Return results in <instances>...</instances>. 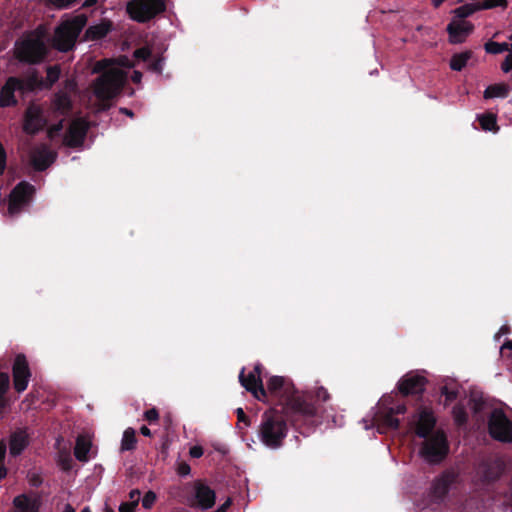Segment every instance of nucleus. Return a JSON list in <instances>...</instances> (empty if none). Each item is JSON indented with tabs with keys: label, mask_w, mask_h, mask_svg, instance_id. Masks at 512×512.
<instances>
[{
	"label": "nucleus",
	"mask_w": 512,
	"mask_h": 512,
	"mask_svg": "<svg viewBox=\"0 0 512 512\" xmlns=\"http://www.w3.org/2000/svg\"><path fill=\"white\" fill-rule=\"evenodd\" d=\"M120 111L124 114H126L127 116L129 117H132L133 116V113L132 111L128 110L127 108H121Z\"/></svg>",
	"instance_id": "4d7b16f0"
},
{
	"label": "nucleus",
	"mask_w": 512,
	"mask_h": 512,
	"mask_svg": "<svg viewBox=\"0 0 512 512\" xmlns=\"http://www.w3.org/2000/svg\"><path fill=\"white\" fill-rule=\"evenodd\" d=\"M70 99L65 93H59L54 99V108L57 112L63 114L70 108Z\"/></svg>",
	"instance_id": "c85d7f7f"
},
{
	"label": "nucleus",
	"mask_w": 512,
	"mask_h": 512,
	"mask_svg": "<svg viewBox=\"0 0 512 512\" xmlns=\"http://www.w3.org/2000/svg\"><path fill=\"white\" fill-rule=\"evenodd\" d=\"M507 4L506 0H487L483 2H475V3H469L462 5L458 8H456L454 13L453 19H464L470 15H472L474 12L483 10V9H491L495 7H505Z\"/></svg>",
	"instance_id": "4468645a"
},
{
	"label": "nucleus",
	"mask_w": 512,
	"mask_h": 512,
	"mask_svg": "<svg viewBox=\"0 0 512 512\" xmlns=\"http://www.w3.org/2000/svg\"><path fill=\"white\" fill-rule=\"evenodd\" d=\"M6 453V447L3 443H0V464L3 462Z\"/></svg>",
	"instance_id": "3c124183"
},
{
	"label": "nucleus",
	"mask_w": 512,
	"mask_h": 512,
	"mask_svg": "<svg viewBox=\"0 0 512 512\" xmlns=\"http://www.w3.org/2000/svg\"><path fill=\"white\" fill-rule=\"evenodd\" d=\"M190 472V467L188 465H181L180 468H179V473L183 476L189 474Z\"/></svg>",
	"instance_id": "8fccbe9b"
},
{
	"label": "nucleus",
	"mask_w": 512,
	"mask_h": 512,
	"mask_svg": "<svg viewBox=\"0 0 512 512\" xmlns=\"http://www.w3.org/2000/svg\"><path fill=\"white\" fill-rule=\"evenodd\" d=\"M478 120L483 130L485 131H498L497 118L492 113H486L478 116Z\"/></svg>",
	"instance_id": "a878e982"
},
{
	"label": "nucleus",
	"mask_w": 512,
	"mask_h": 512,
	"mask_svg": "<svg viewBox=\"0 0 512 512\" xmlns=\"http://www.w3.org/2000/svg\"><path fill=\"white\" fill-rule=\"evenodd\" d=\"M33 193L34 188L32 185L25 182L19 183L10 194L9 214L12 216L18 214L28 203Z\"/></svg>",
	"instance_id": "9b49d317"
},
{
	"label": "nucleus",
	"mask_w": 512,
	"mask_h": 512,
	"mask_svg": "<svg viewBox=\"0 0 512 512\" xmlns=\"http://www.w3.org/2000/svg\"><path fill=\"white\" fill-rule=\"evenodd\" d=\"M9 386V376L6 373H0V398L4 395Z\"/></svg>",
	"instance_id": "f704fd0d"
},
{
	"label": "nucleus",
	"mask_w": 512,
	"mask_h": 512,
	"mask_svg": "<svg viewBox=\"0 0 512 512\" xmlns=\"http://www.w3.org/2000/svg\"><path fill=\"white\" fill-rule=\"evenodd\" d=\"M189 454L193 458H199L203 455V449L201 446H193L190 448Z\"/></svg>",
	"instance_id": "37998d69"
},
{
	"label": "nucleus",
	"mask_w": 512,
	"mask_h": 512,
	"mask_svg": "<svg viewBox=\"0 0 512 512\" xmlns=\"http://www.w3.org/2000/svg\"><path fill=\"white\" fill-rule=\"evenodd\" d=\"M489 431L493 438L502 441H512V422L501 410H494L489 420Z\"/></svg>",
	"instance_id": "1a4fd4ad"
},
{
	"label": "nucleus",
	"mask_w": 512,
	"mask_h": 512,
	"mask_svg": "<svg viewBox=\"0 0 512 512\" xmlns=\"http://www.w3.org/2000/svg\"><path fill=\"white\" fill-rule=\"evenodd\" d=\"M60 69L57 66L50 67L47 70V79L50 84L54 83L59 79Z\"/></svg>",
	"instance_id": "473e14b6"
},
{
	"label": "nucleus",
	"mask_w": 512,
	"mask_h": 512,
	"mask_svg": "<svg viewBox=\"0 0 512 512\" xmlns=\"http://www.w3.org/2000/svg\"><path fill=\"white\" fill-rule=\"evenodd\" d=\"M49 3L57 8H66L70 6L75 0H48Z\"/></svg>",
	"instance_id": "e433bc0d"
},
{
	"label": "nucleus",
	"mask_w": 512,
	"mask_h": 512,
	"mask_svg": "<svg viewBox=\"0 0 512 512\" xmlns=\"http://www.w3.org/2000/svg\"><path fill=\"white\" fill-rule=\"evenodd\" d=\"M62 129V120H60L56 125L50 126L48 129V136L52 139L54 138L59 131Z\"/></svg>",
	"instance_id": "4c0bfd02"
},
{
	"label": "nucleus",
	"mask_w": 512,
	"mask_h": 512,
	"mask_svg": "<svg viewBox=\"0 0 512 512\" xmlns=\"http://www.w3.org/2000/svg\"><path fill=\"white\" fill-rule=\"evenodd\" d=\"M31 159L35 169L44 170L54 162L55 155L42 146L32 152Z\"/></svg>",
	"instance_id": "412c9836"
},
{
	"label": "nucleus",
	"mask_w": 512,
	"mask_h": 512,
	"mask_svg": "<svg viewBox=\"0 0 512 512\" xmlns=\"http://www.w3.org/2000/svg\"><path fill=\"white\" fill-rule=\"evenodd\" d=\"M81 512H92L89 507H85Z\"/></svg>",
	"instance_id": "69168bd1"
},
{
	"label": "nucleus",
	"mask_w": 512,
	"mask_h": 512,
	"mask_svg": "<svg viewBox=\"0 0 512 512\" xmlns=\"http://www.w3.org/2000/svg\"><path fill=\"white\" fill-rule=\"evenodd\" d=\"M505 349H512V342L511 341H508V342L504 343L501 346V348H500L501 351H504Z\"/></svg>",
	"instance_id": "5fc2aeb1"
},
{
	"label": "nucleus",
	"mask_w": 512,
	"mask_h": 512,
	"mask_svg": "<svg viewBox=\"0 0 512 512\" xmlns=\"http://www.w3.org/2000/svg\"><path fill=\"white\" fill-rule=\"evenodd\" d=\"M137 505L131 502L121 503L119 506V512H134Z\"/></svg>",
	"instance_id": "ea45409f"
},
{
	"label": "nucleus",
	"mask_w": 512,
	"mask_h": 512,
	"mask_svg": "<svg viewBox=\"0 0 512 512\" xmlns=\"http://www.w3.org/2000/svg\"><path fill=\"white\" fill-rule=\"evenodd\" d=\"M144 416L150 422L157 421L159 418V414L156 409H150L146 411Z\"/></svg>",
	"instance_id": "a19ab883"
},
{
	"label": "nucleus",
	"mask_w": 512,
	"mask_h": 512,
	"mask_svg": "<svg viewBox=\"0 0 512 512\" xmlns=\"http://www.w3.org/2000/svg\"><path fill=\"white\" fill-rule=\"evenodd\" d=\"M471 22L464 19H452L447 26L449 41L453 44L462 43L473 31Z\"/></svg>",
	"instance_id": "2eb2a0df"
},
{
	"label": "nucleus",
	"mask_w": 512,
	"mask_h": 512,
	"mask_svg": "<svg viewBox=\"0 0 512 512\" xmlns=\"http://www.w3.org/2000/svg\"><path fill=\"white\" fill-rule=\"evenodd\" d=\"M134 63L126 56H120L117 59H103L98 61L93 72H101V76L94 83V96L100 102L98 110H105L109 107V100L116 97L125 81L126 71Z\"/></svg>",
	"instance_id": "f257e3e1"
},
{
	"label": "nucleus",
	"mask_w": 512,
	"mask_h": 512,
	"mask_svg": "<svg viewBox=\"0 0 512 512\" xmlns=\"http://www.w3.org/2000/svg\"><path fill=\"white\" fill-rule=\"evenodd\" d=\"M156 501V494L152 491H148L142 498V506L145 509H150Z\"/></svg>",
	"instance_id": "7c9ffc66"
},
{
	"label": "nucleus",
	"mask_w": 512,
	"mask_h": 512,
	"mask_svg": "<svg viewBox=\"0 0 512 512\" xmlns=\"http://www.w3.org/2000/svg\"><path fill=\"white\" fill-rule=\"evenodd\" d=\"M509 333V330H508V327L507 326H502L498 333L495 335V339L496 340H499V338L502 336V335H506Z\"/></svg>",
	"instance_id": "49530a36"
},
{
	"label": "nucleus",
	"mask_w": 512,
	"mask_h": 512,
	"mask_svg": "<svg viewBox=\"0 0 512 512\" xmlns=\"http://www.w3.org/2000/svg\"><path fill=\"white\" fill-rule=\"evenodd\" d=\"M237 414H238V416H239V418H240V419H241V418H243V417H244V411H243V409H242V408H238V409H237Z\"/></svg>",
	"instance_id": "13d9d810"
},
{
	"label": "nucleus",
	"mask_w": 512,
	"mask_h": 512,
	"mask_svg": "<svg viewBox=\"0 0 512 512\" xmlns=\"http://www.w3.org/2000/svg\"><path fill=\"white\" fill-rule=\"evenodd\" d=\"M88 124L84 119H75L64 138V143L70 147H78L82 145Z\"/></svg>",
	"instance_id": "dca6fc26"
},
{
	"label": "nucleus",
	"mask_w": 512,
	"mask_h": 512,
	"mask_svg": "<svg viewBox=\"0 0 512 512\" xmlns=\"http://www.w3.org/2000/svg\"><path fill=\"white\" fill-rule=\"evenodd\" d=\"M150 55V51L147 48H140L134 52L136 59L146 60Z\"/></svg>",
	"instance_id": "58836bf2"
},
{
	"label": "nucleus",
	"mask_w": 512,
	"mask_h": 512,
	"mask_svg": "<svg viewBox=\"0 0 512 512\" xmlns=\"http://www.w3.org/2000/svg\"><path fill=\"white\" fill-rule=\"evenodd\" d=\"M453 416L458 424H463L466 421V414L462 407H455L453 409Z\"/></svg>",
	"instance_id": "72a5a7b5"
},
{
	"label": "nucleus",
	"mask_w": 512,
	"mask_h": 512,
	"mask_svg": "<svg viewBox=\"0 0 512 512\" xmlns=\"http://www.w3.org/2000/svg\"><path fill=\"white\" fill-rule=\"evenodd\" d=\"M136 445L135 430L133 428H127L122 436L121 450L128 451L134 449Z\"/></svg>",
	"instance_id": "bb28decb"
},
{
	"label": "nucleus",
	"mask_w": 512,
	"mask_h": 512,
	"mask_svg": "<svg viewBox=\"0 0 512 512\" xmlns=\"http://www.w3.org/2000/svg\"><path fill=\"white\" fill-rule=\"evenodd\" d=\"M509 39L512 41V34L509 36Z\"/></svg>",
	"instance_id": "338daca9"
},
{
	"label": "nucleus",
	"mask_w": 512,
	"mask_h": 512,
	"mask_svg": "<svg viewBox=\"0 0 512 512\" xmlns=\"http://www.w3.org/2000/svg\"><path fill=\"white\" fill-rule=\"evenodd\" d=\"M47 51L46 34L43 28L29 33L16 44L15 53L23 62L35 63L43 59Z\"/></svg>",
	"instance_id": "39448f33"
},
{
	"label": "nucleus",
	"mask_w": 512,
	"mask_h": 512,
	"mask_svg": "<svg viewBox=\"0 0 512 512\" xmlns=\"http://www.w3.org/2000/svg\"><path fill=\"white\" fill-rule=\"evenodd\" d=\"M129 498H130L129 502L138 505V502H139V499H140V491L137 490V489L132 490L129 493Z\"/></svg>",
	"instance_id": "c03bdc74"
},
{
	"label": "nucleus",
	"mask_w": 512,
	"mask_h": 512,
	"mask_svg": "<svg viewBox=\"0 0 512 512\" xmlns=\"http://www.w3.org/2000/svg\"><path fill=\"white\" fill-rule=\"evenodd\" d=\"M86 21L87 18L84 15L70 16L64 19L55 30L54 47L61 52L71 50Z\"/></svg>",
	"instance_id": "423d86ee"
},
{
	"label": "nucleus",
	"mask_w": 512,
	"mask_h": 512,
	"mask_svg": "<svg viewBox=\"0 0 512 512\" xmlns=\"http://www.w3.org/2000/svg\"><path fill=\"white\" fill-rule=\"evenodd\" d=\"M48 119L44 117L43 111L36 106H30L26 112L24 130L27 133H35L46 125Z\"/></svg>",
	"instance_id": "f3484780"
},
{
	"label": "nucleus",
	"mask_w": 512,
	"mask_h": 512,
	"mask_svg": "<svg viewBox=\"0 0 512 512\" xmlns=\"http://www.w3.org/2000/svg\"><path fill=\"white\" fill-rule=\"evenodd\" d=\"M406 407L403 404H394L391 395L383 396L378 404L377 411L372 417V424L368 425L367 420L363 419L366 430L371 427H376L378 433H386L389 430H396L399 426V421L393 417L394 414H404Z\"/></svg>",
	"instance_id": "20e7f679"
},
{
	"label": "nucleus",
	"mask_w": 512,
	"mask_h": 512,
	"mask_svg": "<svg viewBox=\"0 0 512 512\" xmlns=\"http://www.w3.org/2000/svg\"><path fill=\"white\" fill-rule=\"evenodd\" d=\"M162 66V60H158L151 66V69L156 72H161Z\"/></svg>",
	"instance_id": "de8ad7c7"
},
{
	"label": "nucleus",
	"mask_w": 512,
	"mask_h": 512,
	"mask_svg": "<svg viewBox=\"0 0 512 512\" xmlns=\"http://www.w3.org/2000/svg\"><path fill=\"white\" fill-rule=\"evenodd\" d=\"M435 423L432 411L427 408L419 410L410 421L416 435L425 439L419 453L429 463L441 461L448 451L446 437L442 431L434 429Z\"/></svg>",
	"instance_id": "f03ea898"
},
{
	"label": "nucleus",
	"mask_w": 512,
	"mask_h": 512,
	"mask_svg": "<svg viewBox=\"0 0 512 512\" xmlns=\"http://www.w3.org/2000/svg\"><path fill=\"white\" fill-rule=\"evenodd\" d=\"M36 84V79L29 80L24 83L23 81H20L16 78H10L1 90L0 105L3 107L13 105L16 102L14 96L15 91L31 90L35 87Z\"/></svg>",
	"instance_id": "f8f14e48"
},
{
	"label": "nucleus",
	"mask_w": 512,
	"mask_h": 512,
	"mask_svg": "<svg viewBox=\"0 0 512 512\" xmlns=\"http://www.w3.org/2000/svg\"><path fill=\"white\" fill-rule=\"evenodd\" d=\"M425 378L418 374L408 373L398 384L399 390L405 394H416L424 390Z\"/></svg>",
	"instance_id": "a211bd4d"
},
{
	"label": "nucleus",
	"mask_w": 512,
	"mask_h": 512,
	"mask_svg": "<svg viewBox=\"0 0 512 512\" xmlns=\"http://www.w3.org/2000/svg\"><path fill=\"white\" fill-rule=\"evenodd\" d=\"M92 452V440L88 434L79 435L76 440L75 457L82 462H87L90 459Z\"/></svg>",
	"instance_id": "4be33fe9"
},
{
	"label": "nucleus",
	"mask_w": 512,
	"mask_h": 512,
	"mask_svg": "<svg viewBox=\"0 0 512 512\" xmlns=\"http://www.w3.org/2000/svg\"><path fill=\"white\" fill-rule=\"evenodd\" d=\"M267 388L270 392L281 397L287 396L285 406L287 415L294 413L304 418H309L315 414V407L307 403L302 395L293 392V385L288 379L281 376H273L269 379Z\"/></svg>",
	"instance_id": "7ed1b4c3"
},
{
	"label": "nucleus",
	"mask_w": 512,
	"mask_h": 512,
	"mask_svg": "<svg viewBox=\"0 0 512 512\" xmlns=\"http://www.w3.org/2000/svg\"><path fill=\"white\" fill-rule=\"evenodd\" d=\"M142 79V74L139 71H134L132 75V81L134 83H140Z\"/></svg>",
	"instance_id": "09e8293b"
},
{
	"label": "nucleus",
	"mask_w": 512,
	"mask_h": 512,
	"mask_svg": "<svg viewBox=\"0 0 512 512\" xmlns=\"http://www.w3.org/2000/svg\"><path fill=\"white\" fill-rule=\"evenodd\" d=\"M7 474V470L6 468L4 467V465L1 463L0 464V480H2L3 478H5Z\"/></svg>",
	"instance_id": "864d4df0"
},
{
	"label": "nucleus",
	"mask_w": 512,
	"mask_h": 512,
	"mask_svg": "<svg viewBox=\"0 0 512 512\" xmlns=\"http://www.w3.org/2000/svg\"><path fill=\"white\" fill-rule=\"evenodd\" d=\"M286 424L274 410L265 412L260 426V440L269 448H278L286 436Z\"/></svg>",
	"instance_id": "0eeeda50"
},
{
	"label": "nucleus",
	"mask_w": 512,
	"mask_h": 512,
	"mask_svg": "<svg viewBox=\"0 0 512 512\" xmlns=\"http://www.w3.org/2000/svg\"><path fill=\"white\" fill-rule=\"evenodd\" d=\"M103 512H114V510L112 508H110L107 504H105V506L103 508Z\"/></svg>",
	"instance_id": "052dcab7"
},
{
	"label": "nucleus",
	"mask_w": 512,
	"mask_h": 512,
	"mask_svg": "<svg viewBox=\"0 0 512 512\" xmlns=\"http://www.w3.org/2000/svg\"><path fill=\"white\" fill-rule=\"evenodd\" d=\"M111 30V23L109 21H101L98 24L90 26L86 35L89 39L95 40L104 37Z\"/></svg>",
	"instance_id": "b1692460"
},
{
	"label": "nucleus",
	"mask_w": 512,
	"mask_h": 512,
	"mask_svg": "<svg viewBox=\"0 0 512 512\" xmlns=\"http://www.w3.org/2000/svg\"><path fill=\"white\" fill-rule=\"evenodd\" d=\"M444 0H432V3L435 7H438L440 6V4L443 2Z\"/></svg>",
	"instance_id": "bf43d9fd"
},
{
	"label": "nucleus",
	"mask_w": 512,
	"mask_h": 512,
	"mask_svg": "<svg viewBox=\"0 0 512 512\" xmlns=\"http://www.w3.org/2000/svg\"><path fill=\"white\" fill-rule=\"evenodd\" d=\"M471 54L469 52H462L453 55L450 61V67L452 70L461 71L467 64Z\"/></svg>",
	"instance_id": "cd10ccee"
},
{
	"label": "nucleus",
	"mask_w": 512,
	"mask_h": 512,
	"mask_svg": "<svg viewBox=\"0 0 512 512\" xmlns=\"http://www.w3.org/2000/svg\"><path fill=\"white\" fill-rule=\"evenodd\" d=\"M140 432L144 436H147V437L151 436V431L146 426L141 427Z\"/></svg>",
	"instance_id": "603ef678"
},
{
	"label": "nucleus",
	"mask_w": 512,
	"mask_h": 512,
	"mask_svg": "<svg viewBox=\"0 0 512 512\" xmlns=\"http://www.w3.org/2000/svg\"><path fill=\"white\" fill-rule=\"evenodd\" d=\"M316 397L319 400L326 401L329 398V394L324 387H318L316 390Z\"/></svg>",
	"instance_id": "79ce46f5"
},
{
	"label": "nucleus",
	"mask_w": 512,
	"mask_h": 512,
	"mask_svg": "<svg viewBox=\"0 0 512 512\" xmlns=\"http://www.w3.org/2000/svg\"><path fill=\"white\" fill-rule=\"evenodd\" d=\"M442 394L446 396V402H450L457 397L456 389H449L447 386L442 388Z\"/></svg>",
	"instance_id": "c9c22d12"
},
{
	"label": "nucleus",
	"mask_w": 512,
	"mask_h": 512,
	"mask_svg": "<svg viewBox=\"0 0 512 512\" xmlns=\"http://www.w3.org/2000/svg\"><path fill=\"white\" fill-rule=\"evenodd\" d=\"M166 0H131L127 3V12L137 22H146L163 12Z\"/></svg>",
	"instance_id": "6e6552de"
},
{
	"label": "nucleus",
	"mask_w": 512,
	"mask_h": 512,
	"mask_svg": "<svg viewBox=\"0 0 512 512\" xmlns=\"http://www.w3.org/2000/svg\"><path fill=\"white\" fill-rule=\"evenodd\" d=\"M509 53H512V43L511 44H508L507 43V50Z\"/></svg>",
	"instance_id": "0e129e2a"
},
{
	"label": "nucleus",
	"mask_w": 512,
	"mask_h": 512,
	"mask_svg": "<svg viewBox=\"0 0 512 512\" xmlns=\"http://www.w3.org/2000/svg\"><path fill=\"white\" fill-rule=\"evenodd\" d=\"M40 500L35 494H22L14 498L12 512H38Z\"/></svg>",
	"instance_id": "aec40b11"
},
{
	"label": "nucleus",
	"mask_w": 512,
	"mask_h": 512,
	"mask_svg": "<svg viewBox=\"0 0 512 512\" xmlns=\"http://www.w3.org/2000/svg\"><path fill=\"white\" fill-rule=\"evenodd\" d=\"M232 501L228 498L221 506H219L214 512H227L230 507Z\"/></svg>",
	"instance_id": "a18cd8bd"
},
{
	"label": "nucleus",
	"mask_w": 512,
	"mask_h": 512,
	"mask_svg": "<svg viewBox=\"0 0 512 512\" xmlns=\"http://www.w3.org/2000/svg\"><path fill=\"white\" fill-rule=\"evenodd\" d=\"M501 70L505 74H511L512 77V53H509L501 64Z\"/></svg>",
	"instance_id": "2f4dec72"
},
{
	"label": "nucleus",
	"mask_w": 512,
	"mask_h": 512,
	"mask_svg": "<svg viewBox=\"0 0 512 512\" xmlns=\"http://www.w3.org/2000/svg\"><path fill=\"white\" fill-rule=\"evenodd\" d=\"M239 380L241 385L258 400H264L266 393L264 391L262 380H261V365L257 364L254 370L249 372L247 375L244 373V369L240 372Z\"/></svg>",
	"instance_id": "9d476101"
},
{
	"label": "nucleus",
	"mask_w": 512,
	"mask_h": 512,
	"mask_svg": "<svg viewBox=\"0 0 512 512\" xmlns=\"http://www.w3.org/2000/svg\"><path fill=\"white\" fill-rule=\"evenodd\" d=\"M194 495L197 505L203 510L210 509L215 504L216 494L214 490L207 485L201 483L196 484L194 487Z\"/></svg>",
	"instance_id": "6ab92c4d"
},
{
	"label": "nucleus",
	"mask_w": 512,
	"mask_h": 512,
	"mask_svg": "<svg viewBox=\"0 0 512 512\" xmlns=\"http://www.w3.org/2000/svg\"><path fill=\"white\" fill-rule=\"evenodd\" d=\"M510 87L504 83H498L488 86L484 91V98H506L509 94Z\"/></svg>",
	"instance_id": "393cba45"
},
{
	"label": "nucleus",
	"mask_w": 512,
	"mask_h": 512,
	"mask_svg": "<svg viewBox=\"0 0 512 512\" xmlns=\"http://www.w3.org/2000/svg\"><path fill=\"white\" fill-rule=\"evenodd\" d=\"M485 50L487 53H490V54H499V53L505 52L507 50V43L506 42L498 43L495 41H488L485 44Z\"/></svg>",
	"instance_id": "c756f323"
},
{
	"label": "nucleus",
	"mask_w": 512,
	"mask_h": 512,
	"mask_svg": "<svg viewBox=\"0 0 512 512\" xmlns=\"http://www.w3.org/2000/svg\"><path fill=\"white\" fill-rule=\"evenodd\" d=\"M31 373L24 355H17L13 364V383L17 392H23L28 387Z\"/></svg>",
	"instance_id": "ddd939ff"
},
{
	"label": "nucleus",
	"mask_w": 512,
	"mask_h": 512,
	"mask_svg": "<svg viewBox=\"0 0 512 512\" xmlns=\"http://www.w3.org/2000/svg\"><path fill=\"white\" fill-rule=\"evenodd\" d=\"M67 88H68L69 90H74V88H75V84H74L73 82H70V83H68V84H67Z\"/></svg>",
	"instance_id": "e2e57ef3"
},
{
	"label": "nucleus",
	"mask_w": 512,
	"mask_h": 512,
	"mask_svg": "<svg viewBox=\"0 0 512 512\" xmlns=\"http://www.w3.org/2000/svg\"><path fill=\"white\" fill-rule=\"evenodd\" d=\"M96 1H97V0H86V1H85V5H86V6L93 5V4H95V3H96Z\"/></svg>",
	"instance_id": "680f3d73"
},
{
	"label": "nucleus",
	"mask_w": 512,
	"mask_h": 512,
	"mask_svg": "<svg viewBox=\"0 0 512 512\" xmlns=\"http://www.w3.org/2000/svg\"><path fill=\"white\" fill-rule=\"evenodd\" d=\"M61 512H75V509L70 504H66Z\"/></svg>",
	"instance_id": "6e6d98bb"
},
{
	"label": "nucleus",
	"mask_w": 512,
	"mask_h": 512,
	"mask_svg": "<svg viewBox=\"0 0 512 512\" xmlns=\"http://www.w3.org/2000/svg\"><path fill=\"white\" fill-rule=\"evenodd\" d=\"M28 445L27 434L24 431H19L11 436L9 451L13 456L19 455Z\"/></svg>",
	"instance_id": "5701e85b"
}]
</instances>
